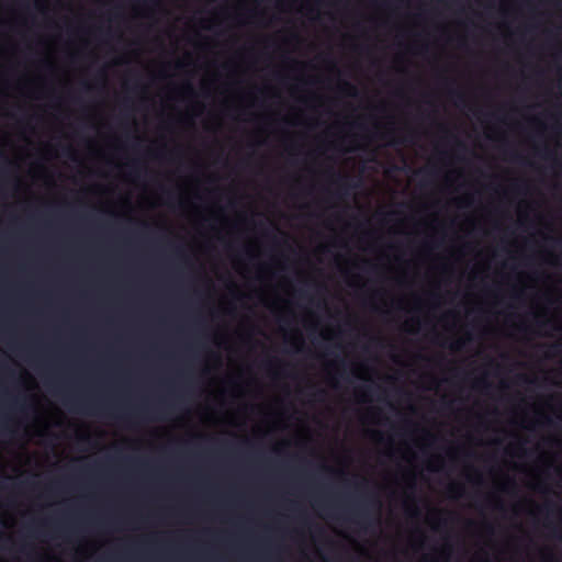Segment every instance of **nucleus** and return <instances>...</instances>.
Returning a JSON list of instances; mask_svg holds the SVG:
<instances>
[{"mask_svg":"<svg viewBox=\"0 0 562 562\" xmlns=\"http://www.w3.org/2000/svg\"><path fill=\"white\" fill-rule=\"evenodd\" d=\"M63 403L67 407H69L70 409H74V411H80V412H83V413H87L90 415L104 414V415L112 416L119 420H123V422H132L134 418H137V417H139V418L146 417V409H140L135 413H126V412L112 413V412H106L105 409H103V406L99 403L80 401L78 398L69 397V396H66L63 400Z\"/></svg>","mask_w":562,"mask_h":562,"instance_id":"nucleus-1","label":"nucleus"},{"mask_svg":"<svg viewBox=\"0 0 562 562\" xmlns=\"http://www.w3.org/2000/svg\"><path fill=\"white\" fill-rule=\"evenodd\" d=\"M369 507H373L378 509L380 507V502L375 497H370L366 499L360 506L353 507L346 513L342 517L346 520L355 522L360 527H368L373 522V518Z\"/></svg>","mask_w":562,"mask_h":562,"instance_id":"nucleus-2","label":"nucleus"},{"mask_svg":"<svg viewBox=\"0 0 562 562\" xmlns=\"http://www.w3.org/2000/svg\"><path fill=\"white\" fill-rule=\"evenodd\" d=\"M0 105H69L68 103H61V102H57V103H0ZM75 105H112L111 103H105V102H93V103H83V102H80V103H76ZM114 105H149V103H134V102H131V103H115Z\"/></svg>","mask_w":562,"mask_h":562,"instance_id":"nucleus-3","label":"nucleus"},{"mask_svg":"<svg viewBox=\"0 0 562 562\" xmlns=\"http://www.w3.org/2000/svg\"><path fill=\"white\" fill-rule=\"evenodd\" d=\"M273 78L276 79V81H278L281 85H289L291 80H293L297 85H302V83L306 82V80L303 76L291 78L288 74H284L281 71H276L273 74Z\"/></svg>","mask_w":562,"mask_h":562,"instance_id":"nucleus-4","label":"nucleus"},{"mask_svg":"<svg viewBox=\"0 0 562 562\" xmlns=\"http://www.w3.org/2000/svg\"><path fill=\"white\" fill-rule=\"evenodd\" d=\"M139 82H140V78L137 74H131L126 79H125V85L126 86H133V87H138L139 86Z\"/></svg>","mask_w":562,"mask_h":562,"instance_id":"nucleus-5","label":"nucleus"},{"mask_svg":"<svg viewBox=\"0 0 562 562\" xmlns=\"http://www.w3.org/2000/svg\"><path fill=\"white\" fill-rule=\"evenodd\" d=\"M338 180H339L340 186H339V190L337 191L336 194H337V196L342 198L344 195H346L348 193L347 181L341 177H339Z\"/></svg>","mask_w":562,"mask_h":562,"instance_id":"nucleus-6","label":"nucleus"},{"mask_svg":"<svg viewBox=\"0 0 562 562\" xmlns=\"http://www.w3.org/2000/svg\"><path fill=\"white\" fill-rule=\"evenodd\" d=\"M460 110H483L484 108H459ZM496 110H535L536 108H495Z\"/></svg>","mask_w":562,"mask_h":562,"instance_id":"nucleus-7","label":"nucleus"},{"mask_svg":"<svg viewBox=\"0 0 562 562\" xmlns=\"http://www.w3.org/2000/svg\"><path fill=\"white\" fill-rule=\"evenodd\" d=\"M464 339H457L452 341L449 346L451 350L459 351L464 347Z\"/></svg>","mask_w":562,"mask_h":562,"instance_id":"nucleus-8","label":"nucleus"},{"mask_svg":"<svg viewBox=\"0 0 562 562\" xmlns=\"http://www.w3.org/2000/svg\"><path fill=\"white\" fill-rule=\"evenodd\" d=\"M315 506L321 509V510H324L328 516L330 517H334L335 515L333 513L329 512V506L322 503V502H315Z\"/></svg>","mask_w":562,"mask_h":562,"instance_id":"nucleus-9","label":"nucleus"},{"mask_svg":"<svg viewBox=\"0 0 562 562\" xmlns=\"http://www.w3.org/2000/svg\"><path fill=\"white\" fill-rule=\"evenodd\" d=\"M448 492L450 494H453V496H458L460 495V492H461V486L458 485V484H452L448 487Z\"/></svg>","mask_w":562,"mask_h":562,"instance_id":"nucleus-10","label":"nucleus"},{"mask_svg":"<svg viewBox=\"0 0 562 562\" xmlns=\"http://www.w3.org/2000/svg\"><path fill=\"white\" fill-rule=\"evenodd\" d=\"M188 66V63L183 61V60H177L175 64H173V68L177 70V71H183L186 69V67Z\"/></svg>","mask_w":562,"mask_h":562,"instance_id":"nucleus-11","label":"nucleus"},{"mask_svg":"<svg viewBox=\"0 0 562 562\" xmlns=\"http://www.w3.org/2000/svg\"><path fill=\"white\" fill-rule=\"evenodd\" d=\"M533 319L539 327H546L549 324L548 321H540L539 314H533Z\"/></svg>","mask_w":562,"mask_h":562,"instance_id":"nucleus-12","label":"nucleus"},{"mask_svg":"<svg viewBox=\"0 0 562 562\" xmlns=\"http://www.w3.org/2000/svg\"><path fill=\"white\" fill-rule=\"evenodd\" d=\"M104 78H105V69L102 68V69L98 70V72L95 75V79L103 81Z\"/></svg>","mask_w":562,"mask_h":562,"instance_id":"nucleus-13","label":"nucleus"},{"mask_svg":"<svg viewBox=\"0 0 562 562\" xmlns=\"http://www.w3.org/2000/svg\"><path fill=\"white\" fill-rule=\"evenodd\" d=\"M42 65H43L45 68H47L48 70H54V66H53V64H52L50 61H48V60H43V61H42Z\"/></svg>","mask_w":562,"mask_h":562,"instance_id":"nucleus-14","label":"nucleus"},{"mask_svg":"<svg viewBox=\"0 0 562 562\" xmlns=\"http://www.w3.org/2000/svg\"><path fill=\"white\" fill-rule=\"evenodd\" d=\"M29 546L27 544H22L20 548H19V552L23 553V554H26L29 555Z\"/></svg>","mask_w":562,"mask_h":562,"instance_id":"nucleus-15","label":"nucleus"},{"mask_svg":"<svg viewBox=\"0 0 562 562\" xmlns=\"http://www.w3.org/2000/svg\"><path fill=\"white\" fill-rule=\"evenodd\" d=\"M440 79H441L442 83H445L447 86L453 83V80L450 78L441 77Z\"/></svg>","mask_w":562,"mask_h":562,"instance_id":"nucleus-16","label":"nucleus"},{"mask_svg":"<svg viewBox=\"0 0 562 562\" xmlns=\"http://www.w3.org/2000/svg\"><path fill=\"white\" fill-rule=\"evenodd\" d=\"M479 384H483L485 387H490V384L486 382L485 379L477 381L476 385H479Z\"/></svg>","mask_w":562,"mask_h":562,"instance_id":"nucleus-17","label":"nucleus"},{"mask_svg":"<svg viewBox=\"0 0 562 562\" xmlns=\"http://www.w3.org/2000/svg\"><path fill=\"white\" fill-rule=\"evenodd\" d=\"M326 61H327V63H328V64H329L334 69H336V68H337V67H336L335 61H334L331 58H326Z\"/></svg>","mask_w":562,"mask_h":562,"instance_id":"nucleus-18","label":"nucleus"},{"mask_svg":"<svg viewBox=\"0 0 562 562\" xmlns=\"http://www.w3.org/2000/svg\"><path fill=\"white\" fill-rule=\"evenodd\" d=\"M554 508H555V506H554V505H552V504L546 505V509H547V512H551V510H553Z\"/></svg>","mask_w":562,"mask_h":562,"instance_id":"nucleus-19","label":"nucleus"},{"mask_svg":"<svg viewBox=\"0 0 562 562\" xmlns=\"http://www.w3.org/2000/svg\"><path fill=\"white\" fill-rule=\"evenodd\" d=\"M397 71L401 74H406L407 69L405 67H403V68H398Z\"/></svg>","mask_w":562,"mask_h":562,"instance_id":"nucleus-20","label":"nucleus"},{"mask_svg":"<svg viewBox=\"0 0 562 562\" xmlns=\"http://www.w3.org/2000/svg\"><path fill=\"white\" fill-rule=\"evenodd\" d=\"M544 419H546L547 424H549V425L552 424V419L550 417L546 416Z\"/></svg>","mask_w":562,"mask_h":562,"instance_id":"nucleus-21","label":"nucleus"},{"mask_svg":"<svg viewBox=\"0 0 562 562\" xmlns=\"http://www.w3.org/2000/svg\"><path fill=\"white\" fill-rule=\"evenodd\" d=\"M229 67H231V66H229L228 64L223 65V69H225V70H228V69H229Z\"/></svg>","mask_w":562,"mask_h":562,"instance_id":"nucleus-22","label":"nucleus"},{"mask_svg":"<svg viewBox=\"0 0 562 562\" xmlns=\"http://www.w3.org/2000/svg\"><path fill=\"white\" fill-rule=\"evenodd\" d=\"M518 329L521 330V331H526L527 328L524 327V326H518Z\"/></svg>","mask_w":562,"mask_h":562,"instance_id":"nucleus-23","label":"nucleus"},{"mask_svg":"<svg viewBox=\"0 0 562 562\" xmlns=\"http://www.w3.org/2000/svg\"><path fill=\"white\" fill-rule=\"evenodd\" d=\"M317 394L323 396L325 394V392L323 390H318Z\"/></svg>","mask_w":562,"mask_h":562,"instance_id":"nucleus-24","label":"nucleus"},{"mask_svg":"<svg viewBox=\"0 0 562 562\" xmlns=\"http://www.w3.org/2000/svg\"><path fill=\"white\" fill-rule=\"evenodd\" d=\"M337 474H338L339 476H345V472H342V471H337Z\"/></svg>","mask_w":562,"mask_h":562,"instance_id":"nucleus-25","label":"nucleus"},{"mask_svg":"<svg viewBox=\"0 0 562 562\" xmlns=\"http://www.w3.org/2000/svg\"><path fill=\"white\" fill-rule=\"evenodd\" d=\"M300 295H301V296H305V295H306V292H305V291H300Z\"/></svg>","mask_w":562,"mask_h":562,"instance_id":"nucleus-26","label":"nucleus"},{"mask_svg":"<svg viewBox=\"0 0 562 562\" xmlns=\"http://www.w3.org/2000/svg\"><path fill=\"white\" fill-rule=\"evenodd\" d=\"M505 69H506V71H510L512 70V68L508 65H506Z\"/></svg>","mask_w":562,"mask_h":562,"instance_id":"nucleus-27","label":"nucleus"},{"mask_svg":"<svg viewBox=\"0 0 562 562\" xmlns=\"http://www.w3.org/2000/svg\"><path fill=\"white\" fill-rule=\"evenodd\" d=\"M413 514H414V515H418V514H419V512H418L417 509H414Z\"/></svg>","mask_w":562,"mask_h":562,"instance_id":"nucleus-28","label":"nucleus"},{"mask_svg":"<svg viewBox=\"0 0 562 562\" xmlns=\"http://www.w3.org/2000/svg\"><path fill=\"white\" fill-rule=\"evenodd\" d=\"M0 430H5L4 426L0 424Z\"/></svg>","mask_w":562,"mask_h":562,"instance_id":"nucleus-29","label":"nucleus"}]
</instances>
